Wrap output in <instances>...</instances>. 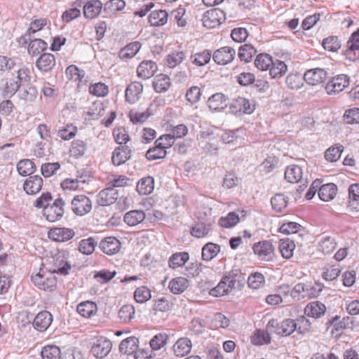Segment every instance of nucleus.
Returning <instances> with one entry per match:
<instances>
[{
    "label": "nucleus",
    "mask_w": 359,
    "mask_h": 359,
    "mask_svg": "<svg viewBox=\"0 0 359 359\" xmlns=\"http://www.w3.org/2000/svg\"><path fill=\"white\" fill-rule=\"evenodd\" d=\"M265 282L264 276L259 272H255L249 276L248 283L250 287L258 289L261 287Z\"/></svg>",
    "instance_id": "69168bd1"
},
{
    "label": "nucleus",
    "mask_w": 359,
    "mask_h": 359,
    "mask_svg": "<svg viewBox=\"0 0 359 359\" xmlns=\"http://www.w3.org/2000/svg\"><path fill=\"white\" fill-rule=\"evenodd\" d=\"M322 291L321 285L316 284L310 287L304 283L297 284L291 291V297L296 301H299L307 297H316Z\"/></svg>",
    "instance_id": "39448f33"
},
{
    "label": "nucleus",
    "mask_w": 359,
    "mask_h": 359,
    "mask_svg": "<svg viewBox=\"0 0 359 359\" xmlns=\"http://www.w3.org/2000/svg\"><path fill=\"white\" fill-rule=\"evenodd\" d=\"M269 74L272 79L280 78L283 76L287 70L285 63L279 60H273V64L269 67Z\"/></svg>",
    "instance_id": "58836bf2"
},
{
    "label": "nucleus",
    "mask_w": 359,
    "mask_h": 359,
    "mask_svg": "<svg viewBox=\"0 0 359 359\" xmlns=\"http://www.w3.org/2000/svg\"><path fill=\"white\" fill-rule=\"evenodd\" d=\"M224 19V12L217 8H211L203 13V27L212 29L219 26Z\"/></svg>",
    "instance_id": "1a4fd4ad"
},
{
    "label": "nucleus",
    "mask_w": 359,
    "mask_h": 359,
    "mask_svg": "<svg viewBox=\"0 0 359 359\" xmlns=\"http://www.w3.org/2000/svg\"><path fill=\"white\" fill-rule=\"evenodd\" d=\"M87 150L86 143L81 140H75L72 142L69 149L71 155L74 158L83 156Z\"/></svg>",
    "instance_id": "8fccbe9b"
},
{
    "label": "nucleus",
    "mask_w": 359,
    "mask_h": 359,
    "mask_svg": "<svg viewBox=\"0 0 359 359\" xmlns=\"http://www.w3.org/2000/svg\"><path fill=\"white\" fill-rule=\"evenodd\" d=\"M294 248L295 245L290 239L286 238L280 240L279 250L283 258L290 259L292 257Z\"/></svg>",
    "instance_id": "a18cd8bd"
},
{
    "label": "nucleus",
    "mask_w": 359,
    "mask_h": 359,
    "mask_svg": "<svg viewBox=\"0 0 359 359\" xmlns=\"http://www.w3.org/2000/svg\"><path fill=\"white\" fill-rule=\"evenodd\" d=\"M97 245V242L93 237L82 239L79 242V251L83 255H90L94 252Z\"/></svg>",
    "instance_id": "c03bdc74"
},
{
    "label": "nucleus",
    "mask_w": 359,
    "mask_h": 359,
    "mask_svg": "<svg viewBox=\"0 0 359 359\" xmlns=\"http://www.w3.org/2000/svg\"><path fill=\"white\" fill-rule=\"evenodd\" d=\"M100 249L108 255L116 254L121 249V243L115 237H107L99 244Z\"/></svg>",
    "instance_id": "6ab92c4d"
},
{
    "label": "nucleus",
    "mask_w": 359,
    "mask_h": 359,
    "mask_svg": "<svg viewBox=\"0 0 359 359\" xmlns=\"http://www.w3.org/2000/svg\"><path fill=\"white\" fill-rule=\"evenodd\" d=\"M52 195L50 192L43 193L39 197L34 206L37 208H43V215L50 222H55L60 220L64 215V206L66 203L62 198H57L50 205Z\"/></svg>",
    "instance_id": "f257e3e1"
},
{
    "label": "nucleus",
    "mask_w": 359,
    "mask_h": 359,
    "mask_svg": "<svg viewBox=\"0 0 359 359\" xmlns=\"http://www.w3.org/2000/svg\"><path fill=\"white\" fill-rule=\"evenodd\" d=\"M126 7L123 0H109L104 5V12L112 15L123 11Z\"/></svg>",
    "instance_id": "09e8293b"
},
{
    "label": "nucleus",
    "mask_w": 359,
    "mask_h": 359,
    "mask_svg": "<svg viewBox=\"0 0 359 359\" xmlns=\"http://www.w3.org/2000/svg\"><path fill=\"white\" fill-rule=\"evenodd\" d=\"M158 70V66L152 60L142 61L137 69V74L139 77L147 79L154 76Z\"/></svg>",
    "instance_id": "5701e85b"
},
{
    "label": "nucleus",
    "mask_w": 359,
    "mask_h": 359,
    "mask_svg": "<svg viewBox=\"0 0 359 359\" xmlns=\"http://www.w3.org/2000/svg\"><path fill=\"white\" fill-rule=\"evenodd\" d=\"M271 332H268L266 330V332L264 330H258L255 333L254 336L252 338V342L255 345H264L267 344L271 342Z\"/></svg>",
    "instance_id": "4d7b16f0"
},
{
    "label": "nucleus",
    "mask_w": 359,
    "mask_h": 359,
    "mask_svg": "<svg viewBox=\"0 0 359 359\" xmlns=\"http://www.w3.org/2000/svg\"><path fill=\"white\" fill-rule=\"evenodd\" d=\"M343 150L344 147L342 145L331 147L326 150L325 154V158L328 161L335 162L338 159H339Z\"/></svg>",
    "instance_id": "0e129e2a"
},
{
    "label": "nucleus",
    "mask_w": 359,
    "mask_h": 359,
    "mask_svg": "<svg viewBox=\"0 0 359 359\" xmlns=\"http://www.w3.org/2000/svg\"><path fill=\"white\" fill-rule=\"evenodd\" d=\"M168 338V335L163 332L154 335L149 342L151 349L154 351L160 350L167 344Z\"/></svg>",
    "instance_id": "864d4df0"
},
{
    "label": "nucleus",
    "mask_w": 359,
    "mask_h": 359,
    "mask_svg": "<svg viewBox=\"0 0 359 359\" xmlns=\"http://www.w3.org/2000/svg\"><path fill=\"white\" fill-rule=\"evenodd\" d=\"M218 128L215 127H212L210 129V132H207V136L213 135L212 139H210V142H207L205 145V151L206 152H215L218 149L219 147V140L218 137L216 133L218 131Z\"/></svg>",
    "instance_id": "13d9d810"
},
{
    "label": "nucleus",
    "mask_w": 359,
    "mask_h": 359,
    "mask_svg": "<svg viewBox=\"0 0 359 359\" xmlns=\"http://www.w3.org/2000/svg\"><path fill=\"white\" fill-rule=\"evenodd\" d=\"M111 341L104 337L97 338L92 346L91 353L97 358H104L111 350Z\"/></svg>",
    "instance_id": "6e6552de"
},
{
    "label": "nucleus",
    "mask_w": 359,
    "mask_h": 359,
    "mask_svg": "<svg viewBox=\"0 0 359 359\" xmlns=\"http://www.w3.org/2000/svg\"><path fill=\"white\" fill-rule=\"evenodd\" d=\"M337 247L336 240L330 236H323L318 242V250L325 255L332 253Z\"/></svg>",
    "instance_id": "7c9ffc66"
},
{
    "label": "nucleus",
    "mask_w": 359,
    "mask_h": 359,
    "mask_svg": "<svg viewBox=\"0 0 359 359\" xmlns=\"http://www.w3.org/2000/svg\"><path fill=\"white\" fill-rule=\"evenodd\" d=\"M55 65V57L52 53H43L36 61V67L41 72H50Z\"/></svg>",
    "instance_id": "a211bd4d"
},
{
    "label": "nucleus",
    "mask_w": 359,
    "mask_h": 359,
    "mask_svg": "<svg viewBox=\"0 0 359 359\" xmlns=\"http://www.w3.org/2000/svg\"><path fill=\"white\" fill-rule=\"evenodd\" d=\"M145 219V213L142 210H130L126 212L123 217V221L130 226L140 224Z\"/></svg>",
    "instance_id": "cd10ccee"
},
{
    "label": "nucleus",
    "mask_w": 359,
    "mask_h": 359,
    "mask_svg": "<svg viewBox=\"0 0 359 359\" xmlns=\"http://www.w3.org/2000/svg\"><path fill=\"white\" fill-rule=\"evenodd\" d=\"M47 46V43L43 40L33 37L32 40H31L28 44L27 52L29 55L36 56L46 50Z\"/></svg>",
    "instance_id": "e433bc0d"
},
{
    "label": "nucleus",
    "mask_w": 359,
    "mask_h": 359,
    "mask_svg": "<svg viewBox=\"0 0 359 359\" xmlns=\"http://www.w3.org/2000/svg\"><path fill=\"white\" fill-rule=\"evenodd\" d=\"M186 54L183 51H174L166 57V63L168 67L174 68L179 65L185 59Z\"/></svg>",
    "instance_id": "603ef678"
},
{
    "label": "nucleus",
    "mask_w": 359,
    "mask_h": 359,
    "mask_svg": "<svg viewBox=\"0 0 359 359\" xmlns=\"http://www.w3.org/2000/svg\"><path fill=\"white\" fill-rule=\"evenodd\" d=\"M257 50L251 44H244L239 48L238 55L241 61L248 62L256 54Z\"/></svg>",
    "instance_id": "3c124183"
},
{
    "label": "nucleus",
    "mask_w": 359,
    "mask_h": 359,
    "mask_svg": "<svg viewBox=\"0 0 359 359\" xmlns=\"http://www.w3.org/2000/svg\"><path fill=\"white\" fill-rule=\"evenodd\" d=\"M118 198V192L110 186L100 191L97 202L101 206H107L115 203Z\"/></svg>",
    "instance_id": "dca6fc26"
},
{
    "label": "nucleus",
    "mask_w": 359,
    "mask_h": 359,
    "mask_svg": "<svg viewBox=\"0 0 359 359\" xmlns=\"http://www.w3.org/2000/svg\"><path fill=\"white\" fill-rule=\"evenodd\" d=\"M189 286V282L184 277L172 278L168 285L170 292L175 294L182 293Z\"/></svg>",
    "instance_id": "f704fd0d"
},
{
    "label": "nucleus",
    "mask_w": 359,
    "mask_h": 359,
    "mask_svg": "<svg viewBox=\"0 0 359 359\" xmlns=\"http://www.w3.org/2000/svg\"><path fill=\"white\" fill-rule=\"evenodd\" d=\"M89 93L97 97H104L109 93L108 86L101 82L91 84L89 87Z\"/></svg>",
    "instance_id": "774afa93"
},
{
    "label": "nucleus",
    "mask_w": 359,
    "mask_h": 359,
    "mask_svg": "<svg viewBox=\"0 0 359 359\" xmlns=\"http://www.w3.org/2000/svg\"><path fill=\"white\" fill-rule=\"evenodd\" d=\"M77 312L84 318H90L97 310V304L90 301L80 303L77 306Z\"/></svg>",
    "instance_id": "4c0bfd02"
},
{
    "label": "nucleus",
    "mask_w": 359,
    "mask_h": 359,
    "mask_svg": "<svg viewBox=\"0 0 359 359\" xmlns=\"http://www.w3.org/2000/svg\"><path fill=\"white\" fill-rule=\"evenodd\" d=\"M326 306L320 302H312L306 305L304 309L305 314L313 318H319L325 314Z\"/></svg>",
    "instance_id": "393cba45"
},
{
    "label": "nucleus",
    "mask_w": 359,
    "mask_h": 359,
    "mask_svg": "<svg viewBox=\"0 0 359 359\" xmlns=\"http://www.w3.org/2000/svg\"><path fill=\"white\" fill-rule=\"evenodd\" d=\"M18 173L22 176L31 175L36 170V165L33 161L29 159H23L17 164Z\"/></svg>",
    "instance_id": "37998d69"
},
{
    "label": "nucleus",
    "mask_w": 359,
    "mask_h": 359,
    "mask_svg": "<svg viewBox=\"0 0 359 359\" xmlns=\"http://www.w3.org/2000/svg\"><path fill=\"white\" fill-rule=\"evenodd\" d=\"M288 198L283 194H276L271 199L273 210L277 212H283L287 205Z\"/></svg>",
    "instance_id": "49530a36"
},
{
    "label": "nucleus",
    "mask_w": 359,
    "mask_h": 359,
    "mask_svg": "<svg viewBox=\"0 0 359 359\" xmlns=\"http://www.w3.org/2000/svg\"><path fill=\"white\" fill-rule=\"evenodd\" d=\"M266 329L268 332L289 336L295 330L294 320L288 318L279 322L278 320L273 318L268 322Z\"/></svg>",
    "instance_id": "7ed1b4c3"
},
{
    "label": "nucleus",
    "mask_w": 359,
    "mask_h": 359,
    "mask_svg": "<svg viewBox=\"0 0 359 359\" xmlns=\"http://www.w3.org/2000/svg\"><path fill=\"white\" fill-rule=\"evenodd\" d=\"M337 187L334 184L322 185L318 190V196L323 201L332 200L337 194Z\"/></svg>",
    "instance_id": "473e14b6"
},
{
    "label": "nucleus",
    "mask_w": 359,
    "mask_h": 359,
    "mask_svg": "<svg viewBox=\"0 0 359 359\" xmlns=\"http://www.w3.org/2000/svg\"><path fill=\"white\" fill-rule=\"evenodd\" d=\"M143 85L138 81L131 82L126 89V100L130 104L137 102L142 93Z\"/></svg>",
    "instance_id": "412c9836"
},
{
    "label": "nucleus",
    "mask_w": 359,
    "mask_h": 359,
    "mask_svg": "<svg viewBox=\"0 0 359 359\" xmlns=\"http://www.w3.org/2000/svg\"><path fill=\"white\" fill-rule=\"evenodd\" d=\"M327 72L322 68L307 70L304 75V80L310 85L316 86L323 83L327 78Z\"/></svg>",
    "instance_id": "4468645a"
},
{
    "label": "nucleus",
    "mask_w": 359,
    "mask_h": 359,
    "mask_svg": "<svg viewBox=\"0 0 359 359\" xmlns=\"http://www.w3.org/2000/svg\"><path fill=\"white\" fill-rule=\"evenodd\" d=\"M230 109L233 114H251L253 109L251 107L248 100L239 97L233 100L230 104Z\"/></svg>",
    "instance_id": "b1692460"
},
{
    "label": "nucleus",
    "mask_w": 359,
    "mask_h": 359,
    "mask_svg": "<svg viewBox=\"0 0 359 359\" xmlns=\"http://www.w3.org/2000/svg\"><path fill=\"white\" fill-rule=\"evenodd\" d=\"M236 57V50L229 46L222 47L215 50L212 55L213 60L218 65H225L231 62Z\"/></svg>",
    "instance_id": "9b49d317"
},
{
    "label": "nucleus",
    "mask_w": 359,
    "mask_h": 359,
    "mask_svg": "<svg viewBox=\"0 0 359 359\" xmlns=\"http://www.w3.org/2000/svg\"><path fill=\"white\" fill-rule=\"evenodd\" d=\"M140 48V43L137 41L130 43L120 50L118 56L123 60H129L137 53Z\"/></svg>",
    "instance_id": "2f4dec72"
},
{
    "label": "nucleus",
    "mask_w": 359,
    "mask_h": 359,
    "mask_svg": "<svg viewBox=\"0 0 359 359\" xmlns=\"http://www.w3.org/2000/svg\"><path fill=\"white\" fill-rule=\"evenodd\" d=\"M75 235L73 229L65 227H57L50 229L48 237L57 242H66L72 239Z\"/></svg>",
    "instance_id": "2eb2a0df"
},
{
    "label": "nucleus",
    "mask_w": 359,
    "mask_h": 359,
    "mask_svg": "<svg viewBox=\"0 0 359 359\" xmlns=\"http://www.w3.org/2000/svg\"><path fill=\"white\" fill-rule=\"evenodd\" d=\"M84 4L83 14L86 18L93 19L97 17L102 9L103 4L100 0H79Z\"/></svg>",
    "instance_id": "ddd939ff"
},
{
    "label": "nucleus",
    "mask_w": 359,
    "mask_h": 359,
    "mask_svg": "<svg viewBox=\"0 0 359 359\" xmlns=\"http://www.w3.org/2000/svg\"><path fill=\"white\" fill-rule=\"evenodd\" d=\"M60 168V164L58 162L46 163L41 165V172L44 177H50L55 175Z\"/></svg>",
    "instance_id": "338daca9"
},
{
    "label": "nucleus",
    "mask_w": 359,
    "mask_h": 359,
    "mask_svg": "<svg viewBox=\"0 0 359 359\" xmlns=\"http://www.w3.org/2000/svg\"><path fill=\"white\" fill-rule=\"evenodd\" d=\"M31 278L33 283L40 290L53 291L56 287L57 279L50 272L40 270L36 274L32 275Z\"/></svg>",
    "instance_id": "20e7f679"
},
{
    "label": "nucleus",
    "mask_w": 359,
    "mask_h": 359,
    "mask_svg": "<svg viewBox=\"0 0 359 359\" xmlns=\"http://www.w3.org/2000/svg\"><path fill=\"white\" fill-rule=\"evenodd\" d=\"M239 215L236 212H230L226 216L221 217L218 224L220 226L226 229L232 228L240 222Z\"/></svg>",
    "instance_id": "ea45409f"
},
{
    "label": "nucleus",
    "mask_w": 359,
    "mask_h": 359,
    "mask_svg": "<svg viewBox=\"0 0 359 359\" xmlns=\"http://www.w3.org/2000/svg\"><path fill=\"white\" fill-rule=\"evenodd\" d=\"M168 18V13L163 10L154 11L149 16V22L151 26L160 27L164 25Z\"/></svg>",
    "instance_id": "c9c22d12"
},
{
    "label": "nucleus",
    "mask_w": 359,
    "mask_h": 359,
    "mask_svg": "<svg viewBox=\"0 0 359 359\" xmlns=\"http://www.w3.org/2000/svg\"><path fill=\"white\" fill-rule=\"evenodd\" d=\"M323 48L328 51L336 52L341 48V42L336 36L325 38L322 43Z\"/></svg>",
    "instance_id": "680f3d73"
},
{
    "label": "nucleus",
    "mask_w": 359,
    "mask_h": 359,
    "mask_svg": "<svg viewBox=\"0 0 359 359\" xmlns=\"http://www.w3.org/2000/svg\"><path fill=\"white\" fill-rule=\"evenodd\" d=\"M138 342L139 340L135 337H128L121 341L119 345V351L123 354L130 355L137 350Z\"/></svg>",
    "instance_id": "c756f323"
},
{
    "label": "nucleus",
    "mask_w": 359,
    "mask_h": 359,
    "mask_svg": "<svg viewBox=\"0 0 359 359\" xmlns=\"http://www.w3.org/2000/svg\"><path fill=\"white\" fill-rule=\"evenodd\" d=\"M349 85V77L346 74H339L327 82L325 90L329 95L341 92Z\"/></svg>",
    "instance_id": "9d476101"
},
{
    "label": "nucleus",
    "mask_w": 359,
    "mask_h": 359,
    "mask_svg": "<svg viewBox=\"0 0 359 359\" xmlns=\"http://www.w3.org/2000/svg\"><path fill=\"white\" fill-rule=\"evenodd\" d=\"M52 321V314L48 311H42L35 316L33 327L39 332H43L49 327Z\"/></svg>",
    "instance_id": "aec40b11"
},
{
    "label": "nucleus",
    "mask_w": 359,
    "mask_h": 359,
    "mask_svg": "<svg viewBox=\"0 0 359 359\" xmlns=\"http://www.w3.org/2000/svg\"><path fill=\"white\" fill-rule=\"evenodd\" d=\"M191 348V343L188 338L179 339L172 346L174 354L177 357H183L188 354Z\"/></svg>",
    "instance_id": "bb28decb"
},
{
    "label": "nucleus",
    "mask_w": 359,
    "mask_h": 359,
    "mask_svg": "<svg viewBox=\"0 0 359 359\" xmlns=\"http://www.w3.org/2000/svg\"><path fill=\"white\" fill-rule=\"evenodd\" d=\"M207 105L212 111L222 110L227 106L226 97L222 93H215L209 97Z\"/></svg>",
    "instance_id": "a878e982"
},
{
    "label": "nucleus",
    "mask_w": 359,
    "mask_h": 359,
    "mask_svg": "<svg viewBox=\"0 0 359 359\" xmlns=\"http://www.w3.org/2000/svg\"><path fill=\"white\" fill-rule=\"evenodd\" d=\"M135 308L130 304L123 306L118 311V318L122 322L126 323L130 322L135 316Z\"/></svg>",
    "instance_id": "bf43d9fd"
},
{
    "label": "nucleus",
    "mask_w": 359,
    "mask_h": 359,
    "mask_svg": "<svg viewBox=\"0 0 359 359\" xmlns=\"http://www.w3.org/2000/svg\"><path fill=\"white\" fill-rule=\"evenodd\" d=\"M302 169L297 165H291L286 168L285 178L290 183H297L302 179Z\"/></svg>",
    "instance_id": "c85d7f7f"
},
{
    "label": "nucleus",
    "mask_w": 359,
    "mask_h": 359,
    "mask_svg": "<svg viewBox=\"0 0 359 359\" xmlns=\"http://www.w3.org/2000/svg\"><path fill=\"white\" fill-rule=\"evenodd\" d=\"M43 186V179L39 175H29L25 181L23 189L29 195H34L39 192Z\"/></svg>",
    "instance_id": "4be33fe9"
},
{
    "label": "nucleus",
    "mask_w": 359,
    "mask_h": 359,
    "mask_svg": "<svg viewBox=\"0 0 359 359\" xmlns=\"http://www.w3.org/2000/svg\"><path fill=\"white\" fill-rule=\"evenodd\" d=\"M170 79L165 74H159L153 82V86L156 93L166 92L170 86Z\"/></svg>",
    "instance_id": "a19ab883"
},
{
    "label": "nucleus",
    "mask_w": 359,
    "mask_h": 359,
    "mask_svg": "<svg viewBox=\"0 0 359 359\" xmlns=\"http://www.w3.org/2000/svg\"><path fill=\"white\" fill-rule=\"evenodd\" d=\"M189 259V255L187 252H176L169 258V266L172 269H177L182 266Z\"/></svg>",
    "instance_id": "79ce46f5"
},
{
    "label": "nucleus",
    "mask_w": 359,
    "mask_h": 359,
    "mask_svg": "<svg viewBox=\"0 0 359 359\" xmlns=\"http://www.w3.org/2000/svg\"><path fill=\"white\" fill-rule=\"evenodd\" d=\"M219 245L208 243L203 245V260H211L219 252Z\"/></svg>",
    "instance_id": "e2e57ef3"
},
{
    "label": "nucleus",
    "mask_w": 359,
    "mask_h": 359,
    "mask_svg": "<svg viewBox=\"0 0 359 359\" xmlns=\"http://www.w3.org/2000/svg\"><path fill=\"white\" fill-rule=\"evenodd\" d=\"M167 151L161 147L156 145L154 147L150 148L146 153V158L149 161H154L161 159L165 157Z\"/></svg>",
    "instance_id": "052dcab7"
},
{
    "label": "nucleus",
    "mask_w": 359,
    "mask_h": 359,
    "mask_svg": "<svg viewBox=\"0 0 359 359\" xmlns=\"http://www.w3.org/2000/svg\"><path fill=\"white\" fill-rule=\"evenodd\" d=\"M271 64H273V59L266 53H261L258 55L255 61L256 67L261 71L269 69Z\"/></svg>",
    "instance_id": "6e6d98bb"
},
{
    "label": "nucleus",
    "mask_w": 359,
    "mask_h": 359,
    "mask_svg": "<svg viewBox=\"0 0 359 359\" xmlns=\"http://www.w3.org/2000/svg\"><path fill=\"white\" fill-rule=\"evenodd\" d=\"M243 280V278L241 273L232 271L227 276L223 277L215 287L210 289L208 294L213 297L227 294L233 290L241 289Z\"/></svg>",
    "instance_id": "f03ea898"
},
{
    "label": "nucleus",
    "mask_w": 359,
    "mask_h": 359,
    "mask_svg": "<svg viewBox=\"0 0 359 359\" xmlns=\"http://www.w3.org/2000/svg\"><path fill=\"white\" fill-rule=\"evenodd\" d=\"M154 189V179L147 176L140 180L137 184L136 189L140 195L151 194Z\"/></svg>",
    "instance_id": "72a5a7b5"
},
{
    "label": "nucleus",
    "mask_w": 359,
    "mask_h": 359,
    "mask_svg": "<svg viewBox=\"0 0 359 359\" xmlns=\"http://www.w3.org/2000/svg\"><path fill=\"white\" fill-rule=\"evenodd\" d=\"M77 133V128L73 124H67L58 129L57 136L64 140H69L74 137Z\"/></svg>",
    "instance_id": "5fc2aeb1"
},
{
    "label": "nucleus",
    "mask_w": 359,
    "mask_h": 359,
    "mask_svg": "<svg viewBox=\"0 0 359 359\" xmlns=\"http://www.w3.org/2000/svg\"><path fill=\"white\" fill-rule=\"evenodd\" d=\"M73 212L79 216H83L92 209L90 199L85 195H77L74 197L71 203Z\"/></svg>",
    "instance_id": "423d86ee"
},
{
    "label": "nucleus",
    "mask_w": 359,
    "mask_h": 359,
    "mask_svg": "<svg viewBox=\"0 0 359 359\" xmlns=\"http://www.w3.org/2000/svg\"><path fill=\"white\" fill-rule=\"evenodd\" d=\"M344 55L350 61L359 59V29L351 34L347 41V47Z\"/></svg>",
    "instance_id": "f8f14e48"
},
{
    "label": "nucleus",
    "mask_w": 359,
    "mask_h": 359,
    "mask_svg": "<svg viewBox=\"0 0 359 359\" xmlns=\"http://www.w3.org/2000/svg\"><path fill=\"white\" fill-rule=\"evenodd\" d=\"M131 157V149L127 145L117 147L112 154L111 161L114 165L118 166L125 163Z\"/></svg>",
    "instance_id": "f3484780"
},
{
    "label": "nucleus",
    "mask_w": 359,
    "mask_h": 359,
    "mask_svg": "<svg viewBox=\"0 0 359 359\" xmlns=\"http://www.w3.org/2000/svg\"><path fill=\"white\" fill-rule=\"evenodd\" d=\"M254 253L262 261H270L274 255V247L269 241H259L253 245Z\"/></svg>",
    "instance_id": "0eeeda50"
},
{
    "label": "nucleus",
    "mask_w": 359,
    "mask_h": 359,
    "mask_svg": "<svg viewBox=\"0 0 359 359\" xmlns=\"http://www.w3.org/2000/svg\"><path fill=\"white\" fill-rule=\"evenodd\" d=\"M41 355L43 359H60L61 350L56 345H47L42 348Z\"/></svg>",
    "instance_id": "de8ad7c7"
}]
</instances>
